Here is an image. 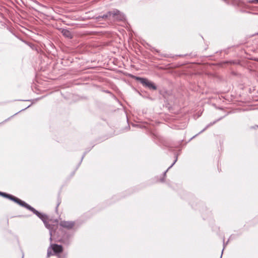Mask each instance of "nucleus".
<instances>
[{"label": "nucleus", "instance_id": "10", "mask_svg": "<svg viewBox=\"0 0 258 258\" xmlns=\"http://www.w3.org/2000/svg\"><path fill=\"white\" fill-rule=\"evenodd\" d=\"M177 160V155L175 154V160L174 161L173 163L168 168V169L165 171L164 172V173H163V176H166V173L168 171V170L169 169H170L174 165V164L176 163Z\"/></svg>", "mask_w": 258, "mask_h": 258}, {"label": "nucleus", "instance_id": "7", "mask_svg": "<svg viewBox=\"0 0 258 258\" xmlns=\"http://www.w3.org/2000/svg\"><path fill=\"white\" fill-rule=\"evenodd\" d=\"M224 117V116L221 117L219 118L214 120V121L211 122L210 123L208 124L203 130H202L201 132H200L198 134H197L195 136H194L192 138H191V139H192V138H194L195 137L197 136L198 135L201 134L202 133H203V132L206 131L207 128H208L210 126H211L215 124L217 122H218V121H220V120H221Z\"/></svg>", "mask_w": 258, "mask_h": 258}, {"label": "nucleus", "instance_id": "5", "mask_svg": "<svg viewBox=\"0 0 258 258\" xmlns=\"http://www.w3.org/2000/svg\"><path fill=\"white\" fill-rule=\"evenodd\" d=\"M0 196H2L4 198L8 199L18 204H19V203L20 201V199H18V198H17L12 195L7 194L6 192H2L1 191H0Z\"/></svg>", "mask_w": 258, "mask_h": 258}, {"label": "nucleus", "instance_id": "17", "mask_svg": "<svg viewBox=\"0 0 258 258\" xmlns=\"http://www.w3.org/2000/svg\"><path fill=\"white\" fill-rule=\"evenodd\" d=\"M161 182H163L164 181V178H161Z\"/></svg>", "mask_w": 258, "mask_h": 258}, {"label": "nucleus", "instance_id": "2", "mask_svg": "<svg viewBox=\"0 0 258 258\" xmlns=\"http://www.w3.org/2000/svg\"><path fill=\"white\" fill-rule=\"evenodd\" d=\"M134 77L136 80L139 81L143 86L147 87L150 90H157V87L156 85L154 83L149 81L147 79L135 76Z\"/></svg>", "mask_w": 258, "mask_h": 258}, {"label": "nucleus", "instance_id": "12", "mask_svg": "<svg viewBox=\"0 0 258 258\" xmlns=\"http://www.w3.org/2000/svg\"><path fill=\"white\" fill-rule=\"evenodd\" d=\"M227 243H228V241L226 243H225L224 240H223V249L222 250V253H221V255L220 258H222V254H223V252L224 249L225 248V246L227 244Z\"/></svg>", "mask_w": 258, "mask_h": 258}, {"label": "nucleus", "instance_id": "3", "mask_svg": "<svg viewBox=\"0 0 258 258\" xmlns=\"http://www.w3.org/2000/svg\"><path fill=\"white\" fill-rule=\"evenodd\" d=\"M125 20V16L122 13L117 9L112 10V21H124Z\"/></svg>", "mask_w": 258, "mask_h": 258}, {"label": "nucleus", "instance_id": "11", "mask_svg": "<svg viewBox=\"0 0 258 258\" xmlns=\"http://www.w3.org/2000/svg\"><path fill=\"white\" fill-rule=\"evenodd\" d=\"M60 203H61V199L59 197V196H58V198H57V205H56V207L55 208L56 211L57 210L58 207L59 206V205H60Z\"/></svg>", "mask_w": 258, "mask_h": 258}, {"label": "nucleus", "instance_id": "1", "mask_svg": "<svg viewBox=\"0 0 258 258\" xmlns=\"http://www.w3.org/2000/svg\"><path fill=\"white\" fill-rule=\"evenodd\" d=\"M18 205H20L22 207H25L27 209L32 212L34 214L36 215L39 219H40L43 221L45 227L49 230V234L50 236V239L51 240L52 231L51 226L48 223V217L47 215L44 213L39 212L35 208H34L27 203H25L24 201H22L21 200H20Z\"/></svg>", "mask_w": 258, "mask_h": 258}, {"label": "nucleus", "instance_id": "9", "mask_svg": "<svg viewBox=\"0 0 258 258\" xmlns=\"http://www.w3.org/2000/svg\"><path fill=\"white\" fill-rule=\"evenodd\" d=\"M52 248L55 253H59L62 251L63 248L61 245H58L57 244H54L53 245H51Z\"/></svg>", "mask_w": 258, "mask_h": 258}, {"label": "nucleus", "instance_id": "8", "mask_svg": "<svg viewBox=\"0 0 258 258\" xmlns=\"http://www.w3.org/2000/svg\"><path fill=\"white\" fill-rule=\"evenodd\" d=\"M60 30L61 31V33L66 38L71 39L73 38V34H72L71 32L67 29H64V28H60Z\"/></svg>", "mask_w": 258, "mask_h": 258}, {"label": "nucleus", "instance_id": "14", "mask_svg": "<svg viewBox=\"0 0 258 258\" xmlns=\"http://www.w3.org/2000/svg\"><path fill=\"white\" fill-rule=\"evenodd\" d=\"M51 251H50V250H49V249H48V250H47V257L50 256V255H51Z\"/></svg>", "mask_w": 258, "mask_h": 258}, {"label": "nucleus", "instance_id": "15", "mask_svg": "<svg viewBox=\"0 0 258 258\" xmlns=\"http://www.w3.org/2000/svg\"><path fill=\"white\" fill-rule=\"evenodd\" d=\"M30 105H29L27 107H26V108H24V109H21V110H20L19 111H18V112L16 113L14 115H16V114H17L19 112L22 111H23L25 109H26L27 108H28L29 107H30Z\"/></svg>", "mask_w": 258, "mask_h": 258}, {"label": "nucleus", "instance_id": "6", "mask_svg": "<svg viewBox=\"0 0 258 258\" xmlns=\"http://www.w3.org/2000/svg\"><path fill=\"white\" fill-rule=\"evenodd\" d=\"M75 225V222L73 221H62L59 223V225L68 229H71Z\"/></svg>", "mask_w": 258, "mask_h": 258}, {"label": "nucleus", "instance_id": "4", "mask_svg": "<svg viewBox=\"0 0 258 258\" xmlns=\"http://www.w3.org/2000/svg\"><path fill=\"white\" fill-rule=\"evenodd\" d=\"M96 20L98 21H101L102 20L105 21H112V11H108L103 15H99L96 17Z\"/></svg>", "mask_w": 258, "mask_h": 258}, {"label": "nucleus", "instance_id": "13", "mask_svg": "<svg viewBox=\"0 0 258 258\" xmlns=\"http://www.w3.org/2000/svg\"><path fill=\"white\" fill-rule=\"evenodd\" d=\"M86 153H87V152H85L84 153V154L83 155V156H82V158H81V161H80V162H79V165L81 164V162H82V160H83V158H84V157H85V155H86Z\"/></svg>", "mask_w": 258, "mask_h": 258}, {"label": "nucleus", "instance_id": "16", "mask_svg": "<svg viewBox=\"0 0 258 258\" xmlns=\"http://www.w3.org/2000/svg\"><path fill=\"white\" fill-rule=\"evenodd\" d=\"M251 3H257L258 4V0H253L251 1Z\"/></svg>", "mask_w": 258, "mask_h": 258}, {"label": "nucleus", "instance_id": "19", "mask_svg": "<svg viewBox=\"0 0 258 258\" xmlns=\"http://www.w3.org/2000/svg\"><path fill=\"white\" fill-rule=\"evenodd\" d=\"M58 258H59V257H58Z\"/></svg>", "mask_w": 258, "mask_h": 258}, {"label": "nucleus", "instance_id": "18", "mask_svg": "<svg viewBox=\"0 0 258 258\" xmlns=\"http://www.w3.org/2000/svg\"><path fill=\"white\" fill-rule=\"evenodd\" d=\"M106 93H110V92H109V91H106Z\"/></svg>", "mask_w": 258, "mask_h": 258}]
</instances>
